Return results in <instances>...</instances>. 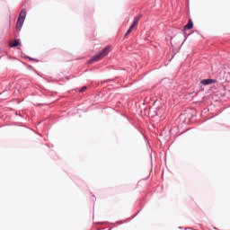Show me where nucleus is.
Segmentation results:
<instances>
[{
    "instance_id": "nucleus-1",
    "label": "nucleus",
    "mask_w": 230,
    "mask_h": 230,
    "mask_svg": "<svg viewBox=\"0 0 230 230\" xmlns=\"http://www.w3.org/2000/svg\"><path fill=\"white\" fill-rule=\"evenodd\" d=\"M111 53V46H107L105 49H103L100 53L97 55L93 56L90 61L89 64H93V62H98L102 60L104 57H107Z\"/></svg>"
},
{
    "instance_id": "nucleus-2",
    "label": "nucleus",
    "mask_w": 230,
    "mask_h": 230,
    "mask_svg": "<svg viewBox=\"0 0 230 230\" xmlns=\"http://www.w3.org/2000/svg\"><path fill=\"white\" fill-rule=\"evenodd\" d=\"M23 24H24V20L18 18L17 22H16V31H21V28H22Z\"/></svg>"
},
{
    "instance_id": "nucleus-3",
    "label": "nucleus",
    "mask_w": 230,
    "mask_h": 230,
    "mask_svg": "<svg viewBox=\"0 0 230 230\" xmlns=\"http://www.w3.org/2000/svg\"><path fill=\"white\" fill-rule=\"evenodd\" d=\"M201 84L203 85H211V84H215V80H213V79H203L201 81Z\"/></svg>"
},
{
    "instance_id": "nucleus-4",
    "label": "nucleus",
    "mask_w": 230,
    "mask_h": 230,
    "mask_svg": "<svg viewBox=\"0 0 230 230\" xmlns=\"http://www.w3.org/2000/svg\"><path fill=\"white\" fill-rule=\"evenodd\" d=\"M141 19V15L135 17L134 18V22L131 24V27L136 28V26H137V24H139V20Z\"/></svg>"
},
{
    "instance_id": "nucleus-5",
    "label": "nucleus",
    "mask_w": 230,
    "mask_h": 230,
    "mask_svg": "<svg viewBox=\"0 0 230 230\" xmlns=\"http://www.w3.org/2000/svg\"><path fill=\"white\" fill-rule=\"evenodd\" d=\"M18 19H22L24 21L26 19V9H22L19 14Z\"/></svg>"
},
{
    "instance_id": "nucleus-6",
    "label": "nucleus",
    "mask_w": 230,
    "mask_h": 230,
    "mask_svg": "<svg viewBox=\"0 0 230 230\" xmlns=\"http://www.w3.org/2000/svg\"><path fill=\"white\" fill-rule=\"evenodd\" d=\"M191 28H193V22L191 20H190L188 22V23L185 25L184 29L185 30H191Z\"/></svg>"
},
{
    "instance_id": "nucleus-7",
    "label": "nucleus",
    "mask_w": 230,
    "mask_h": 230,
    "mask_svg": "<svg viewBox=\"0 0 230 230\" xmlns=\"http://www.w3.org/2000/svg\"><path fill=\"white\" fill-rule=\"evenodd\" d=\"M17 46H21L19 40H14L13 42L10 44V48H17Z\"/></svg>"
},
{
    "instance_id": "nucleus-8",
    "label": "nucleus",
    "mask_w": 230,
    "mask_h": 230,
    "mask_svg": "<svg viewBox=\"0 0 230 230\" xmlns=\"http://www.w3.org/2000/svg\"><path fill=\"white\" fill-rule=\"evenodd\" d=\"M132 30H134V27L130 26L129 29L127 31L125 36L127 37V35H130V33H132Z\"/></svg>"
},
{
    "instance_id": "nucleus-9",
    "label": "nucleus",
    "mask_w": 230,
    "mask_h": 230,
    "mask_svg": "<svg viewBox=\"0 0 230 230\" xmlns=\"http://www.w3.org/2000/svg\"><path fill=\"white\" fill-rule=\"evenodd\" d=\"M87 91V86H84L81 90H80V93H84Z\"/></svg>"
}]
</instances>
